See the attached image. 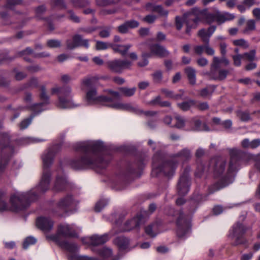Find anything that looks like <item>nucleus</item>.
I'll list each match as a JSON object with an SVG mask.
<instances>
[{
    "mask_svg": "<svg viewBox=\"0 0 260 260\" xmlns=\"http://www.w3.org/2000/svg\"><path fill=\"white\" fill-rule=\"evenodd\" d=\"M55 154L49 149L48 152L42 156L43 162V172L37 187V192L31 190L26 192H15L12 194L10 199L11 206H9L2 198L0 199V212L11 210L18 212L27 208L31 203L35 201L40 193H43L49 188L51 174L49 167L51 165Z\"/></svg>",
    "mask_w": 260,
    "mask_h": 260,
    "instance_id": "f257e3e1",
    "label": "nucleus"
},
{
    "mask_svg": "<svg viewBox=\"0 0 260 260\" xmlns=\"http://www.w3.org/2000/svg\"><path fill=\"white\" fill-rule=\"evenodd\" d=\"M102 143L99 141L80 142L76 144L75 149L77 151L83 153L79 159H73L70 165L75 170L86 169L91 166L104 169L108 161L100 156L103 150Z\"/></svg>",
    "mask_w": 260,
    "mask_h": 260,
    "instance_id": "f03ea898",
    "label": "nucleus"
},
{
    "mask_svg": "<svg viewBox=\"0 0 260 260\" xmlns=\"http://www.w3.org/2000/svg\"><path fill=\"white\" fill-rule=\"evenodd\" d=\"M230 154L231 160L226 174L209 187L208 191L210 194L228 186L234 181L235 173L238 169L244 153L239 149L233 148L230 150Z\"/></svg>",
    "mask_w": 260,
    "mask_h": 260,
    "instance_id": "7ed1b4c3",
    "label": "nucleus"
},
{
    "mask_svg": "<svg viewBox=\"0 0 260 260\" xmlns=\"http://www.w3.org/2000/svg\"><path fill=\"white\" fill-rule=\"evenodd\" d=\"M100 79L98 76H87L82 79L81 88L82 90H86L85 100L89 105L101 104L110 107L113 102V98L110 95H98L97 89L92 86L93 83ZM116 102H115L116 103ZM114 104V103H113Z\"/></svg>",
    "mask_w": 260,
    "mask_h": 260,
    "instance_id": "20e7f679",
    "label": "nucleus"
},
{
    "mask_svg": "<svg viewBox=\"0 0 260 260\" xmlns=\"http://www.w3.org/2000/svg\"><path fill=\"white\" fill-rule=\"evenodd\" d=\"M177 162L174 160L164 161L161 152L156 153L152 159V171L157 174L162 173L167 177L173 175L177 166Z\"/></svg>",
    "mask_w": 260,
    "mask_h": 260,
    "instance_id": "39448f33",
    "label": "nucleus"
},
{
    "mask_svg": "<svg viewBox=\"0 0 260 260\" xmlns=\"http://www.w3.org/2000/svg\"><path fill=\"white\" fill-rule=\"evenodd\" d=\"M10 136L8 133H0V176L4 173L12 153L9 144Z\"/></svg>",
    "mask_w": 260,
    "mask_h": 260,
    "instance_id": "423d86ee",
    "label": "nucleus"
},
{
    "mask_svg": "<svg viewBox=\"0 0 260 260\" xmlns=\"http://www.w3.org/2000/svg\"><path fill=\"white\" fill-rule=\"evenodd\" d=\"M51 94H57L58 102L56 104L57 107L61 109L70 108L74 107L72 100H70L72 93V88L68 85L62 87L56 86L51 90Z\"/></svg>",
    "mask_w": 260,
    "mask_h": 260,
    "instance_id": "0eeeda50",
    "label": "nucleus"
},
{
    "mask_svg": "<svg viewBox=\"0 0 260 260\" xmlns=\"http://www.w3.org/2000/svg\"><path fill=\"white\" fill-rule=\"evenodd\" d=\"M110 106L114 109L126 110L138 115L144 114L146 116H153L157 114V112L153 111H144L140 109L138 106H133L129 103L117 102L110 105Z\"/></svg>",
    "mask_w": 260,
    "mask_h": 260,
    "instance_id": "6e6552de",
    "label": "nucleus"
},
{
    "mask_svg": "<svg viewBox=\"0 0 260 260\" xmlns=\"http://www.w3.org/2000/svg\"><path fill=\"white\" fill-rule=\"evenodd\" d=\"M177 235L179 238H183L189 233L190 230V220L182 211L179 212L176 221Z\"/></svg>",
    "mask_w": 260,
    "mask_h": 260,
    "instance_id": "1a4fd4ad",
    "label": "nucleus"
},
{
    "mask_svg": "<svg viewBox=\"0 0 260 260\" xmlns=\"http://www.w3.org/2000/svg\"><path fill=\"white\" fill-rule=\"evenodd\" d=\"M107 64L111 72L119 74L125 69H130L133 63L127 59H115L108 61Z\"/></svg>",
    "mask_w": 260,
    "mask_h": 260,
    "instance_id": "9d476101",
    "label": "nucleus"
},
{
    "mask_svg": "<svg viewBox=\"0 0 260 260\" xmlns=\"http://www.w3.org/2000/svg\"><path fill=\"white\" fill-rule=\"evenodd\" d=\"M210 171H211L215 177H219L225 171L226 162L225 159L217 157L212 158L208 163Z\"/></svg>",
    "mask_w": 260,
    "mask_h": 260,
    "instance_id": "9b49d317",
    "label": "nucleus"
},
{
    "mask_svg": "<svg viewBox=\"0 0 260 260\" xmlns=\"http://www.w3.org/2000/svg\"><path fill=\"white\" fill-rule=\"evenodd\" d=\"M40 98L41 100L44 101V102L34 104L28 106L27 107V109L29 110L32 112H35V113L39 114L44 110L43 107L45 105L49 104V97L47 93L45 86H42L41 87Z\"/></svg>",
    "mask_w": 260,
    "mask_h": 260,
    "instance_id": "f8f14e48",
    "label": "nucleus"
},
{
    "mask_svg": "<svg viewBox=\"0 0 260 260\" xmlns=\"http://www.w3.org/2000/svg\"><path fill=\"white\" fill-rule=\"evenodd\" d=\"M136 89V87H135L132 88L121 87L118 88L119 92L111 89H107L105 90V91L108 93L111 98H113V102L111 103H113V101L115 99H119L120 98V95L126 97L133 96L135 94Z\"/></svg>",
    "mask_w": 260,
    "mask_h": 260,
    "instance_id": "ddd939ff",
    "label": "nucleus"
},
{
    "mask_svg": "<svg viewBox=\"0 0 260 260\" xmlns=\"http://www.w3.org/2000/svg\"><path fill=\"white\" fill-rule=\"evenodd\" d=\"M190 180L188 171L185 170L181 175L177 185L178 192L180 196L185 195L189 191Z\"/></svg>",
    "mask_w": 260,
    "mask_h": 260,
    "instance_id": "4468645a",
    "label": "nucleus"
},
{
    "mask_svg": "<svg viewBox=\"0 0 260 260\" xmlns=\"http://www.w3.org/2000/svg\"><path fill=\"white\" fill-rule=\"evenodd\" d=\"M150 53H146L143 54L145 57H151L152 55H155L159 57H165L169 55V52L165 47L158 44H153L150 46Z\"/></svg>",
    "mask_w": 260,
    "mask_h": 260,
    "instance_id": "2eb2a0df",
    "label": "nucleus"
},
{
    "mask_svg": "<svg viewBox=\"0 0 260 260\" xmlns=\"http://www.w3.org/2000/svg\"><path fill=\"white\" fill-rule=\"evenodd\" d=\"M54 235L58 236V239H61V236L63 237H75L76 233L73 225L64 224L58 225L57 233Z\"/></svg>",
    "mask_w": 260,
    "mask_h": 260,
    "instance_id": "dca6fc26",
    "label": "nucleus"
},
{
    "mask_svg": "<svg viewBox=\"0 0 260 260\" xmlns=\"http://www.w3.org/2000/svg\"><path fill=\"white\" fill-rule=\"evenodd\" d=\"M46 237L48 239L55 242L60 247L69 251L75 252L78 249V246L76 244L69 243L64 240H61V239H58V236L57 235H48Z\"/></svg>",
    "mask_w": 260,
    "mask_h": 260,
    "instance_id": "f3484780",
    "label": "nucleus"
},
{
    "mask_svg": "<svg viewBox=\"0 0 260 260\" xmlns=\"http://www.w3.org/2000/svg\"><path fill=\"white\" fill-rule=\"evenodd\" d=\"M54 222L50 218L40 217L36 221L37 226L44 233H48L53 229Z\"/></svg>",
    "mask_w": 260,
    "mask_h": 260,
    "instance_id": "a211bd4d",
    "label": "nucleus"
},
{
    "mask_svg": "<svg viewBox=\"0 0 260 260\" xmlns=\"http://www.w3.org/2000/svg\"><path fill=\"white\" fill-rule=\"evenodd\" d=\"M147 213L146 212H144L143 213L138 214L137 216L127 221L125 224L124 231H129L134 229L139 228L140 224L145 221L144 216Z\"/></svg>",
    "mask_w": 260,
    "mask_h": 260,
    "instance_id": "6ab92c4d",
    "label": "nucleus"
},
{
    "mask_svg": "<svg viewBox=\"0 0 260 260\" xmlns=\"http://www.w3.org/2000/svg\"><path fill=\"white\" fill-rule=\"evenodd\" d=\"M206 9H200L198 7L192 8L189 12V16H193L194 18H191V20L195 23V26L193 27L196 28L197 24L199 22H204L205 17L206 13Z\"/></svg>",
    "mask_w": 260,
    "mask_h": 260,
    "instance_id": "aec40b11",
    "label": "nucleus"
},
{
    "mask_svg": "<svg viewBox=\"0 0 260 260\" xmlns=\"http://www.w3.org/2000/svg\"><path fill=\"white\" fill-rule=\"evenodd\" d=\"M75 205L71 196H67L60 199L57 204L58 208L63 212H67Z\"/></svg>",
    "mask_w": 260,
    "mask_h": 260,
    "instance_id": "412c9836",
    "label": "nucleus"
},
{
    "mask_svg": "<svg viewBox=\"0 0 260 260\" xmlns=\"http://www.w3.org/2000/svg\"><path fill=\"white\" fill-rule=\"evenodd\" d=\"M216 27L214 25L210 26L207 30L201 29L198 31V36L205 44H209L210 38L215 31Z\"/></svg>",
    "mask_w": 260,
    "mask_h": 260,
    "instance_id": "4be33fe9",
    "label": "nucleus"
},
{
    "mask_svg": "<svg viewBox=\"0 0 260 260\" xmlns=\"http://www.w3.org/2000/svg\"><path fill=\"white\" fill-rule=\"evenodd\" d=\"M193 51L195 54L201 56L205 51V53L208 55H213L215 51L209 45L205 44L204 45H196L193 47Z\"/></svg>",
    "mask_w": 260,
    "mask_h": 260,
    "instance_id": "5701e85b",
    "label": "nucleus"
},
{
    "mask_svg": "<svg viewBox=\"0 0 260 260\" xmlns=\"http://www.w3.org/2000/svg\"><path fill=\"white\" fill-rule=\"evenodd\" d=\"M109 239L107 234L101 236L93 235L87 238V242L92 245H98L103 244L106 242Z\"/></svg>",
    "mask_w": 260,
    "mask_h": 260,
    "instance_id": "b1692460",
    "label": "nucleus"
},
{
    "mask_svg": "<svg viewBox=\"0 0 260 260\" xmlns=\"http://www.w3.org/2000/svg\"><path fill=\"white\" fill-rule=\"evenodd\" d=\"M68 185V182L64 176H57L53 186L55 191H61L64 190Z\"/></svg>",
    "mask_w": 260,
    "mask_h": 260,
    "instance_id": "393cba45",
    "label": "nucleus"
},
{
    "mask_svg": "<svg viewBox=\"0 0 260 260\" xmlns=\"http://www.w3.org/2000/svg\"><path fill=\"white\" fill-rule=\"evenodd\" d=\"M215 88L216 86L214 85H208L198 91L199 95L203 99H210Z\"/></svg>",
    "mask_w": 260,
    "mask_h": 260,
    "instance_id": "a878e982",
    "label": "nucleus"
},
{
    "mask_svg": "<svg viewBox=\"0 0 260 260\" xmlns=\"http://www.w3.org/2000/svg\"><path fill=\"white\" fill-rule=\"evenodd\" d=\"M110 46L115 52H118L122 56H124L126 54L129 49L132 47V45L131 44L123 45L110 44Z\"/></svg>",
    "mask_w": 260,
    "mask_h": 260,
    "instance_id": "bb28decb",
    "label": "nucleus"
},
{
    "mask_svg": "<svg viewBox=\"0 0 260 260\" xmlns=\"http://www.w3.org/2000/svg\"><path fill=\"white\" fill-rule=\"evenodd\" d=\"M247 230V229L242 224L237 222L233 226L231 234L232 236H243Z\"/></svg>",
    "mask_w": 260,
    "mask_h": 260,
    "instance_id": "cd10ccee",
    "label": "nucleus"
},
{
    "mask_svg": "<svg viewBox=\"0 0 260 260\" xmlns=\"http://www.w3.org/2000/svg\"><path fill=\"white\" fill-rule=\"evenodd\" d=\"M185 73L187 76L189 83L194 85L196 83V71L191 67H188L185 69Z\"/></svg>",
    "mask_w": 260,
    "mask_h": 260,
    "instance_id": "c85d7f7f",
    "label": "nucleus"
},
{
    "mask_svg": "<svg viewBox=\"0 0 260 260\" xmlns=\"http://www.w3.org/2000/svg\"><path fill=\"white\" fill-rule=\"evenodd\" d=\"M115 243L121 249H129V240L124 237H118L115 239Z\"/></svg>",
    "mask_w": 260,
    "mask_h": 260,
    "instance_id": "c756f323",
    "label": "nucleus"
},
{
    "mask_svg": "<svg viewBox=\"0 0 260 260\" xmlns=\"http://www.w3.org/2000/svg\"><path fill=\"white\" fill-rule=\"evenodd\" d=\"M256 29V21L254 19H249L246 21L245 26L242 30L243 34L249 35Z\"/></svg>",
    "mask_w": 260,
    "mask_h": 260,
    "instance_id": "7c9ffc66",
    "label": "nucleus"
},
{
    "mask_svg": "<svg viewBox=\"0 0 260 260\" xmlns=\"http://www.w3.org/2000/svg\"><path fill=\"white\" fill-rule=\"evenodd\" d=\"M74 41L76 44V48L79 46H83L86 48L89 47L88 40L82 39L81 36L79 35H76L73 36Z\"/></svg>",
    "mask_w": 260,
    "mask_h": 260,
    "instance_id": "2f4dec72",
    "label": "nucleus"
},
{
    "mask_svg": "<svg viewBox=\"0 0 260 260\" xmlns=\"http://www.w3.org/2000/svg\"><path fill=\"white\" fill-rule=\"evenodd\" d=\"M209 171L210 169L208 164L207 166H205L202 163H200L198 165L194 174L196 177L201 178L205 172H208Z\"/></svg>",
    "mask_w": 260,
    "mask_h": 260,
    "instance_id": "473e14b6",
    "label": "nucleus"
},
{
    "mask_svg": "<svg viewBox=\"0 0 260 260\" xmlns=\"http://www.w3.org/2000/svg\"><path fill=\"white\" fill-rule=\"evenodd\" d=\"M196 102L193 100H189L188 101L178 103L177 106L183 111H188L191 106H195Z\"/></svg>",
    "mask_w": 260,
    "mask_h": 260,
    "instance_id": "72a5a7b5",
    "label": "nucleus"
},
{
    "mask_svg": "<svg viewBox=\"0 0 260 260\" xmlns=\"http://www.w3.org/2000/svg\"><path fill=\"white\" fill-rule=\"evenodd\" d=\"M152 11L158 13L160 16L165 18L167 17L169 13V12L167 10L164 9L160 5L154 6L152 7Z\"/></svg>",
    "mask_w": 260,
    "mask_h": 260,
    "instance_id": "f704fd0d",
    "label": "nucleus"
},
{
    "mask_svg": "<svg viewBox=\"0 0 260 260\" xmlns=\"http://www.w3.org/2000/svg\"><path fill=\"white\" fill-rule=\"evenodd\" d=\"M37 113L33 112L29 118L23 120L19 124V126L21 129L26 128L31 123L32 118L37 115Z\"/></svg>",
    "mask_w": 260,
    "mask_h": 260,
    "instance_id": "c9c22d12",
    "label": "nucleus"
},
{
    "mask_svg": "<svg viewBox=\"0 0 260 260\" xmlns=\"http://www.w3.org/2000/svg\"><path fill=\"white\" fill-rule=\"evenodd\" d=\"M194 125L197 131H209L210 130L209 128L206 124L202 125L201 121L198 119L194 120Z\"/></svg>",
    "mask_w": 260,
    "mask_h": 260,
    "instance_id": "e433bc0d",
    "label": "nucleus"
},
{
    "mask_svg": "<svg viewBox=\"0 0 260 260\" xmlns=\"http://www.w3.org/2000/svg\"><path fill=\"white\" fill-rule=\"evenodd\" d=\"M175 156L176 157H180L183 159H188L191 157V154L190 151L186 149H183L180 152H178Z\"/></svg>",
    "mask_w": 260,
    "mask_h": 260,
    "instance_id": "4c0bfd02",
    "label": "nucleus"
},
{
    "mask_svg": "<svg viewBox=\"0 0 260 260\" xmlns=\"http://www.w3.org/2000/svg\"><path fill=\"white\" fill-rule=\"evenodd\" d=\"M120 0H95L96 4L100 7H106L118 3Z\"/></svg>",
    "mask_w": 260,
    "mask_h": 260,
    "instance_id": "58836bf2",
    "label": "nucleus"
},
{
    "mask_svg": "<svg viewBox=\"0 0 260 260\" xmlns=\"http://www.w3.org/2000/svg\"><path fill=\"white\" fill-rule=\"evenodd\" d=\"M176 120V124L174 125H172V127H175L177 128H183L185 125V120L180 116L176 115L175 117Z\"/></svg>",
    "mask_w": 260,
    "mask_h": 260,
    "instance_id": "ea45409f",
    "label": "nucleus"
},
{
    "mask_svg": "<svg viewBox=\"0 0 260 260\" xmlns=\"http://www.w3.org/2000/svg\"><path fill=\"white\" fill-rule=\"evenodd\" d=\"M153 81L155 83H160L162 80V72L158 70L152 74Z\"/></svg>",
    "mask_w": 260,
    "mask_h": 260,
    "instance_id": "a19ab883",
    "label": "nucleus"
},
{
    "mask_svg": "<svg viewBox=\"0 0 260 260\" xmlns=\"http://www.w3.org/2000/svg\"><path fill=\"white\" fill-rule=\"evenodd\" d=\"M233 237L236 238L235 241L232 243L233 246H236L239 245H246L247 243V240L243 236Z\"/></svg>",
    "mask_w": 260,
    "mask_h": 260,
    "instance_id": "79ce46f5",
    "label": "nucleus"
},
{
    "mask_svg": "<svg viewBox=\"0 0 260 260\" xmlns=\"http://www.w3.org/2000/svg\"><path fill=\"white\" fill-rule=\"evenodd\" d=\"M74 7H85L90 4L89 0H71Z\"/></svg>",
    "mask_w": 260,
    "mask_h": 260,
    "instance_id": "37998d69",
    "label": "nucleus"
},
{
    "mask_svg": "<svg viewBox=\"0 0 260 260\" xmlns=\"http://www.w3.org/2000/svg\"><path fill=\"white\" fill-rule=\"evenodd\" d=\"M233 44L236 46L242 47L244 49H247L249 47L248 42L243 39L234 40Z\"/></svg>",
    "mask_w": 260,
    "mask_h": 260,
    "instance_id": "c03bdc74",
    "label": "nucleus"
},
{
    "mask_svg": "<svg viewBox=\"0 0 260 260\" xmlns=\"http://www.w3.org/2000/svg\"><path fill=\"white\" fill-rule=\"evenodd\" d=\"M215 21V13H209L206 9L204 22L210 24Z\"/></svg>",
    "mask_w": 260,
    "mask_h": 260,
    "instance_id": "a18cd8bd",
    "label": "nucleus"
},
{
    "mask_svg": "<svg viewBox=\"0 0 260 260\" xmlns=\"http://www.w3.org/2000/svg\"><path fill=\"white\" fill-rule=\"evenodd\" d=\"M238 117L243 121H246L250 120V116L248 112L239 111L237 112Z\"/></svg>",
    "mask_w": 260,
    "mask_h": 260,
    "instance_id": "49530a36",
    "label": "nucleus"
},
{
    "mask_svg": "<svg viewBox=\"0 0 260 260\" xmlns=\"http://www.w3.org/2000/svg\"><path fill=\"white\" fill-rule=\"evenodd\" d=\"M110 44L111 43L109 44L106 42L100 41H96L95 48L98 50H106V49H108V48L110 47Z\"/></svg>",
    "mask_w": 260,
    "mask_h": 260,
    "instance_id": "de8ad7c7",
    "label": "nucleus"
},
{
    "mask_svg": "<svg viewBox=\"0 0 260 260\" xmlns=\"http://www.w3.org/2000/svg\"><path fill=\"white\" fill-rule=\"evenodd\" d=\"M47 45L49 48H58L61 46V42L58 40L51 39L47 41Z\"/></svg>",
    "mask_w": 260,
    "mask_h": 260,
    "instance_id": "09e8293b",
    "label": "nucleus"
},
{
    "mask_svg": "<svg viewBox=\"0 0 260 260\" xmlns=\"http://www.w3.org/2000/svg\"><path fill=\"white\" fill-rule=\"evenodd\" d=\"M50 4L52 7H58L60 9L66 8L63 0H50Z\"/></svg>",
    "mask_w": 260,
    "mask_h": 260,
    "instance_id": "8fccbe9b",
    "label": "nucleus"
},
{
    "mask_svg": "<svg viewBox=\"0 0 260 260\" xmlns=\"http://www.w3.org/2000/svg\"><path fill=\"white\" fill-rule=\"evenodd\" d=\"M233 60V63L236 67H240L241 64V59L243 58V55L240 54H237L232 56Z\"/></svg>",
    "mask_w": 260,
    "mask_h": 260,
    "instance_id": "3c124183",
    "label": "nucleus"
},
{
    "mask_svg": "<svg viewBox=\"0 0 260 260\" xmlns=\"http://www.w3.org/2000/svg\"><path fill=\"white\" fill-rule=\"evenodd\" d=\"M36 242V239L32 237L26 238L23 242V246L24 249H27L30 245L35 244Z\"/></svg>",
    "mask_w": 260,
    "mask_h": 260,
    "instance_id": "603ef678",
    "label": "nucleus"
},
{
    "mask_svg": "<svg viewBox=\"0 0 260 260\" xmlns=\"http://www.w3.org/2000/svg\"><path fill=\"white\" fill-rule=\"evenodd\" d=\"M242 55L243 57H245L249 61H252L255 58V50L254 49L251 50L249 52L244 53Z\"/></svg>",
    "mask_w": 260,
    "mask_h": 260,
    "instance_id": "864d4df0",
    "label": "nucleus"
},
{
    "mask_svg": "<svg viewBox=\"0 0 260 260\" xmlns=\"http://www.w3.org/2000/svg\"><path fill=\"white\" fill-rule=\"evenodd\" d=\"M108 202L106 200H102L98 202L94 208L96 212H100L101 210L107 204Z\"/></svg>",
    "mask_w": 260,
    "mask_h": 260,
    "instance_id": "5fc2aeb1",
    "label": "nucleus"
},
{
    "mask_svg": "<svg viewBox=\"0 0 260 260\" xmlns=\"http://www.w3.org/2000/svg\"><path fill=\"white\" fill-rule=\"evenodd\" d=\"M68 13L69 15V18L72 21L75 23H79L80 22V18L73 11L69 10L68 11Z\"/></svg>",
    "mask_w": 260,
    "mask_h": 260,
    "instance_id": "6e6d98bb",
    "label": "nucleus"
},
{
    "mask_svg": "<svg viewBox=\"0 0 260 260\" xmlns=\"http://www.w3.org/2000/svg\"><path fill=\"white\" fill-rule=\"evenodd\" d=\"M128 29L138 27L139 26V22L135 20H130L125 22Z\"/></svg>",
    "mask_w": 260,
    "mask_h": 260,
    "instance_id": "4d7b16f0",
    "label": "nucleus"
},
{
    "mask_svg": "<svg viewBox=\"0 0 260 260\" xmlns=\"http://www.w3.org/2000/svg\"><path fill=\"white\" fill-rule=\"evenodd\" d=\"M221 62V60L217 56H214L213 58L212 62L211 65L210 69H218L220 66V63Z\"/></svg>",
    "mask_w": 260,
    "mask_h": 260,
    "instance_id": "13d9d810",
    "label": "nucleus"
},
{
    "mask_svg": "<svg viewBox=\"0 0 260 260\" xmlns=\"http://www.w3.org/2000/svg\"><path fill=\"white\" fill-rule=\"evenodd\" d=\"M228 73V72L226 70H219L218 76L214 77V78L218 79V80H222L226 77Z\"/></svg>",
    "mask_w": 260,
    "mask_h": 260,
    "instance_id": "bf43d9fd",
    "label": "nucleus"
},
{
    "mask_svg": "<svg viewBox=\"0 0 260 260\" xmlns=\"http://www.w3.org/2000/svg\"><path fill=\"white\" fill-rule=\"evenodd\" d=\"M32 53L33 50L29 47H27L25 50L18 52L16 55V57L23 56L26 55L31 54Z\"/></svg>",
    "mask_w": 260,
    "mask_h": 260,
    "instance_id": "052dcab7",
    "label": "nucleus"
},
{
    "mask_svg": "<svg viewBox=\"0 0 260 260\" xmlns=\"http://www.w3.org/2000/svg\"><path fill=\"white\" fill-rule=\"evenodd\" d=\"M196 108L201 110V111H205L209 109V105L207 102H200L197 105L196 104Z\"/></svg>",
    "mask_w": 260,
    "mask_h": 260,
    "instance_id": "680f3d73",
    "label": "nucleus"
},
{
    "mask_svg": "<svg viewBox=\"0 0 260 260\" xmlns=\"http://www.w3.org/2000/svg\"><path fill=\"white\" fill-rule=\"evenodd\" d=\"M197 64L201 67H204L208 64V60L204 57H201L197 60Z\"/></svg>",
    "mask_w": 260,
    "mask_h": 260,
    "instance_id": "e2e57ef3",
    "label": "nucleus"
},
{
    "mask_svg": "<svg viewBox=\"0 0 260 260\" xmlns=\"http://www.w3.org/2000/svg\"><path fill=\"white\" fill-rule=\"evenodd\" d=\"M218 71L217 69H210V72L207 73V74L209 76L210 79L218 80V79L214 78V77L218 76Z\"/></svg>",
    "mask_w": 260,
    "mask_h": 260,
    "instance_id": "0e129e2a",
    "label": "nucleus"
},
{
    "mask_svg": "<svg viewBox=\"0 0 260 260\" xmlns=\"http://www.w3.org/2000/svg\"><path fill=\"white\" fill-rule=\"evenodd\" d=\"M111 27H108L105 29L102 30L99 32V36L102 38H108L110 35Z\"/></svg>",
    "mask_w": 260,
    "mask_h": 260,
    "instance_id": "69168bd1",
    "label": "nucleus"
},
{
    "mask_svg": "<svg viewBox=\"0 0 260 260\" xmlns=\"http://www.w3.org/2000/svg\"><path fill=\"white\" fill-rule=\"evenodd\" d=\"M156 19V17L154 15H148L142 18V20L148 23H153Z\"/></svg>",
    "mask_w": 260,
    "mask_h": 260,
    "instance_id": "338daca9",
    "label": "nucleus"
},
{
    "mask_svg": "<svg viewBox=\"0 0 260 260\" xmlns=\"http://www.w3.org/2000/svg\"><path fill=\"white\" fill-rule=\"evenodd\" d=\"M155 225V224H151L148 225L145 228V232L146 233L150 236L151 237H154L156 236V234L153 232V227Z\"/></svg>",
    "mask_w": 260,
    "mask_h": 260,
    "instance_id": "774afa93",
    "label": "nucleus"
}]
</instances>
